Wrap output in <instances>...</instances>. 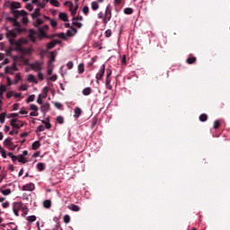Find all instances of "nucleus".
I'll list each match as a JSON object with an SVG mask.
<instances>
[{"label":"nucleus","mask_w":230,"mask_h":230,"mask_svg":"<svg viewBox=\"0 0 230 230\" xmlns=\"http://www.w3.org/2000/svg\"><path fill=\"white\" fill-rule=\"evenodd\" d=\"M11 46H14L16 51H22V40H14L13 39H10Z\"/></svg>","instance_id":"f257e3e1"},{"label":"nucleus","mask_w":230,"mask_h":230,"mask_svg":"<svg viewBox=\"0 0 230 230\" xmlns=\"http://www.w3.org/2000/svg\"><path fill=\"white\" fill-rule=\"evenodd\" d=\"M42 66H43V63H40V61H35L34 63H31L30 65V67L31 69H32V71L39 73L42 71Z\"/></svg>","instance_id":"f03ea898"},{"label":"nucleus","mask_w":230,"mask_h":230,"mask_svg":"<svg viewBox=\"0 0 230 230\" xmlns=\"http://www.w3.org/2000/svg\"><path fill=\"white\" fill-rule=\"evenodd\" d=\"M10 125L13 127V128H22L24 124H22V122L17 119H13L10 121Z\"/></svg>","instance_id":"7ed1b4c3"},{"label":"nucleus","mask_w":230,"mask_h":230,"mask_svg":"<svg viewBox=\"0 0 230 230\" xmlns=\"http://www.w3.org/2000/svg\"><path fill=\"white\" fill-rule=\"evenodd\" d=\"M12 12L16 19L18 17H26V15H28V13L24 10H21V11L13 10Z\"/></svg>","instance_id":"20e7f679"},{"label":"nucleus","mask_w":230,"mask_h":230,"mask_svg":"<svg viewBox=\"0 0 230 230\" xmlns=\"http://www.w3.org/2000/svg\"><path fill=\"white\" fill-rule=\"evenodd\" d=\"M37 31H33V29H30L29 30V35H28V37H29V39H30V40H31L32 42H36V40H37Z\"/></svg>","instance_id":"39448f33"},{"label":"nucleus","mask_w":230,"mask_h":230,"mask_svg":"<svg viewBox=\"0 0 230 230\" xmlns=\"http://www.w3.org/2000/svg\"><path fill=\"white\" fill-rule=\"evenodd\" d=\"M103 75H105V65H102L100 71L97 73L95 78L98 82V80H102L103 78Z\"/></svg>","instance_id":"423d86ee"},{"label":"nucleus","mask_w":230,"mask_h":230,"mask_svg":"<svg viewBox=\"0 0 230 230\" xmlns=\"http://www.w3.org/2000/svg\"><path fill=\"white\" fill-rule=\"evenodd\" d=\"M22 191H33L35 190V184L34 183H28L26 185H23L22 188Z\"/></svg>","instance_id":"0eeeda50"},{"label":"nucleus","mask_w":230,"mask_h":230,"mask_svg":"<svg viewBox=\"0 0 230 230\" xmlns=\"http://www.w3.org/2000/svg\"><path fill=\"white\" fill-rule=\"evenodd\" d=\"M55 37H59V39L67 40V35L64 32L52 34L51 37H49V39H55Z\"/></svg>","instance_id":"6e6552de"},{"label":"nucleus","mask_w":230,"mask_h":230,"mask_svg":"<svg viewBox=\"0 0 230 230\" xmlns=\"http://www.w3.org/2000/svg\"><path fill=\"white\" fill-rule=\"evenodd\" d=\"M78 33V31L75 27H70V30L66 31V37H75Z\"/></svg>","instance_id":"1a4fd4ad"},{"label":"nucleus","mask_w":230,"mask_h":230,"mask_svg":"<svg viewBox=\"0 0 230 230\" xmlns=\"http://www.w3.org/2000/svg\"><path fill=\"white\" fill-rule=\"evenodd\" d=\"M57 44H60V41L58 40H53L49 43L47 44V49H53Z\"/></svg>","instance_id":"9d476101"},{"label":"nucleus","mask_w":230,"mask_h":230,"mask_svg":"<svg viewBox=\"0 0 230 230\" xmlns=\"http://www.w3.org/2000/svg\"><path fill=\"white\" fill-rule=\"evenodd\" d=\"M22 202H13V210L19 211L20 209H22Z\"/></svg>","instance_id":"9b49d317"},{"label":"nucleus","mask_w":230,"mask_h":230,"mask_svg":"<svg viewBox=\"0 0 230 230\" xmlns=\"http://www.w3.org/2000/svg\"><path fill=\"white\" fill-rule=\"evenodd\" d=\"M6 37H7V39H9V42H10V39L14 40L15 37H17V33H15V31H7Z\"/></svg>","instance_id":"f8f14e48"},{"label":"nucleus","mask_w":230,"mask_h":230,"mask_svg":"<svg viewBox=\"0 0 230 230\" xmlns=\"http://www.w3.org/2000/svg\"><path fill=\"white\" fill-rule=\"evenodd\" d=\"M58 17L61 21H64V22H69V18L67 16V13H60Z\"/></svg>","instance_id":"ddd939ff"},{"label":"nucleus","mask_w":230,"mask_h":230,"mask_svg":"<svg viewBox=\"0 0 230 230\" xmlns=\"http://www.w3.org/2000/svg\"><path fill=\"white\" fill-rule=\"evenodd\" d=\"M49 109H50L49 102H46L45 104L41 105V107H40L41 112H44V113L48 112L49 111Z\"/></svg>","instance_id":"4468645a"},{"label":"nucleus","mask_w":230,"mask_h":230,"mask_svg":"<svg viewBox=\"0 0 230 230\" xmlns=\"http://www.w3.org/2000/svg\"><path fill=\"white\" fill-rule=\"evenodd\" d=\"M37 170L38 172H44L46 170V164L44 163H38Z\"/></svg>","instance_id":"2eb2a0df"},{"label":"nucleus","mask_w":230,"mask_h":230,"mask_svg":"<svg viewBox=\"0 0 230 230\" xmlns=\"http://www.w3.org/2000/svg\"><path fill=\"white\" fill-rule=\"evenodd\" d=\"M39 32H40V34H39V38L40 39H49V37H51V36H48L47 34H46V32L44 31V30H42V29H40L39 30Z\"/></svg>","instance_id":"dca6fc26"},{"label":"nucleus","mask_w":230,"mask_h":230,"mask_svg":"<svg viewBox=\"0 0 230 230\" xmlns=\"http://www.w3.org/2000/svg\"><path fill=\"white\" fill-rule=\"evenodd\" d=\"M17 8H21V3L19 2H13L11 3V9L13 10H17Z\"/></svg>","instance_id":"f3484780"},{"label":"nucleus","mask_w":230,"mask_h":230,"mask_svg":"<svg viewBox=\"0 0 230 230\" xmlns=\"http://www.w3.org/2000/svg\"><path fill=\"white\" fill-rule=\"evenodd\" d=\"M68 209H71V211L78 212L80 211V207L78 205L71 204L68 206Z\"/></svg>","instance_id":"a211bd4d"},{"label":"nucleus","mask_w":230,"mask_h":230,"mask_svg":"<svg viewBox=\"0 0 230 230\" xmlns=\"http://www.w3.org/2000/svg\"><path fill=\"white\" fill-rule=\"evenodd\" d=\"M93 93V89L91 87H86L83 90L84 96H89Z\"/></svg>","instance_id":"6ab92c4d"},{"label":"nucleus","mask_w":230,"mask_h":230,"mask_svg":"<svg viewBox=\"0 0 230 230\" xmlns=\"http://www.w3.org/2000/svg\"><path fill=\"white\" fill-rule=\"evenodd\" d=\"M77 71H78L79 75L84 74V71H85V66H84V63H81L78 65Z\"/></svg>","instance_id":"aec40b11"},{"label":"nucleus","mask_w":230,"mask_h":230,"mask_svg":"<svg viewBox=\"0 0 230 230\" xmlns=\"http://www.w3.org/2000/svg\"><path fill=\"white\" fill-rule=\"evenodd\" d=\"M74 6H75V4H73V3H70V5H68L69 12L71 13V15H73V17H75L76 15V11L75 9H73Z\"/></svg>","instance_id":"412c9836"},{"label":"nucleus","mask_w":230,"mask_h":230,"mask_svg":"<svg viewBox=\"0 0 230 230\" xmlns=\"http://www.w3.org/2000/svg\"><path fill=\"white\" fill-rule=\"evenodd\" d=\"M31 148H32V150H39V148H40V141H35L31 145Z\"/></svg>","instance_id":"4be33fe9"},{"label":"nucleus","mask_w":230,"mask_h":230,"mask_svg":"<svg viewBox=\"0 0 230 230\" xmlns=\"http://www.w3.org/2000/svg\"><path fill=\"white\" fill-rule=\"evenodd\" d=\"M28 82H32L33 84H39V82L37 81V79L35 78V75L30 74L28 75Z\"/></svg>","instance_id":"5701e85b"},{"label":"nucleus","mask_w":230,"mask_h":230,"mask_svg":"<svg viewBox=\"0 0 230 230\" xmlns=\"http://www.w3.org/2000/svg\"><path fill=\"white\" fill-rule=\"evenodd\" d=\"M124 13L126 15H132V13H134V9L128 7L124 9Z\"/></svg>","instance_id":"b1692460"},{"label":"nucleus","mask_w":230,"mask_h":230,"mask_svg":"<svg viewBox=\"0 0 230 230\" xmlns=\"http://www.w3.org/2000/svg\"><path fill=\"white\" fill-rule=\"evenodd\" d=\"M55 62V53L50 52V59L49 60V67Z\"/></svg>","instance_id":"393cba45"},{"label":"nucleus","mask_w":230,"mask_h":230,"mask_svg":"<svg viewBox=\"0 0 230 230\" xmlns=\"http://www.w3.org/2000/svg\"><path fill=\"white\" fill-rule=\"evenodd\" d=\"M82 114V109L75 108V118H80V115Z\"/></svg>","instance_id":"a878e982"},{"label":"nucleus","mask_w":230,"mask_h":230,"mask_svg":"<svg viewBox=\"0 0 230 230\" xmlns=\"http://www.w3.org/2000/svg\"><path fill=\"white\" fill-rule=\"evenodd\" d=\"M186 62L187 64H195V62H197V58L195 57L188 58Z\"/></svg>","instance_id":"bb28decb"},{"label":"nucleus","mask_w":230,"mask_h":230,"mask_svg":"<svg viewBox=\"0 0 230 230\" xmlns=\"http://www.w3.org/2000/svg\"><path fill=\"white\" fill-rule=\"evenodd\" d=\"M43 206H44V208H46L47 209H49V208H51V200L46 199V200L43 202Z\"/></svg>","instance_id":"cd10ccee"},{"label":"nucleus","mask_w":230,"mask_h":230,"mask_svg":"<svg viewBox=\"0 0 230 230\" xmlns=\"http://www.w3.org/2000/svg\"><path fill=\"white\" fill-rule=\"evenodd\" d=\"M13 144V142H12V138L11 137H7L4 141V146H10V145Z\"/></svg>","instance_id":"c85d7f7f"},{"label":"nucleus","mask_w":230,"mask_h":230,"mask_svg":"<svg viewBox=\"0 0 230 230\" xmlns=\"http://www.w3.org/2000/svg\"><path fill=\"white\" fill-rule=\"evenodd\" d=\"M6 116H7V113L6 112H2L0 114V123H4V119H6Z\"/></svg>","instance_id":"c756f323"},{"label":"nucleus","mask_w":230,"mask_h":230,"mask_svg":"<svg viewBox=\"0 0 230 230\" xmlns=\"http://www.w3.org/2000/svg\"><path fill=\"white\" fill-rule=\"evenodd\" d=\"M98 8H100L98 2H92V10H93V12H96V10H98Z\"/></svg>","instance_id":"7c9ffc66"},{"label":"nucleus","mask_w":230,"mask_h":230,"mask_svg":"<svg viewBox=\"0 0 230 230\" xmlns=\"http://www.w3.org/2000/svg\"><path fill=\"white\" fill-rule=\"evenodd\" d=\"M40 8H36L34 10V13H32V17L34 19V17H40Z\"/></svg>","instance_id":"2f4dec72"},{"label":"nucleus","mask_w":230,"mask_h":230,"mask_svg":"<svg viewBox=\"0 0 230 230\" xmlns=\"http://www.w3.org/2000/svg\"><path fill=\"white\" fill-rule=\"evenodd\" d=\"M199 121H202V122L208 121V114L203 113V114L199 115Z\"/></svg>","instance_id":"473e14b6"},{"label":"nucleus","mask_w":230,"mask_h":230,"mask_svg":"<svg viewBox=\"0 0 230 230\" xmlns=\"http://www.w3.org/2000/svg\"><path fill=\"white\" fill-rule=\"evenodd\" d=\"M41 123H43V125H45V128L49 130V128H51V123H49V121H46V120H41Z\"/></svg>","instance_id":"72a5a7b5"},{"label":"nucleus","mask_w":230,"mask_h":230,"mask_svg":"<svg viewBox=\"0 0 230 230\" xmlns=\"http://www.w3.org/2000/svg\"><path fill=\"white\" fill-rule=\"evenodd\" d=\"M50 4H52V6H56L57 8L60 6V3L58 2V0H50Z\"/></svg>","instance_id":"f704fd0d"},{"label":"nucleus","mask_w":230,"mask_h":230,"mask_svg":"<svg viewBox=\"0 0 230 230\" xmlns=\"http://www.w3.org/2000/svg\"><path fill=\"white\" fill-rule=\"evenodd\" d=\"M63 220L65 224H69V222H71V217L69 215H65Z\"/></svg>","instance_id":"c9c22d12"},{"label":"nucleus","mask_w":230,"mask_h":230,"mask_svg":"<svg viewBox=\"0 0 230 230\" xmlns=\"http://www.w3.org/2000/svg\"><path fill=\"white\" fill-rule=\"evenodd\" d=\"M31 102H35V94L30 95L26 100V103H30Z\"/></svg>","instance_id":"e433bc0d"},{"label":"nucleus","mask_w":230,"mask_h":230,"mask_svg":"<svg viewBox=\"0 0 230 230\" xmlns=\"http://www.w3.org/2000/svg\"><path fill=\"white\" fill-rule=\"evenodd\" d=\"M0 191L4 195H10V193H12V190H10V189H5V190L2 189Z\"/></svg>","instance_id":"4c0bfd02"},{"label":"nucleus","mask_w":230,"mask_h":230,"mask_svg":"<svg viewBox=\"0 0 230 230\" xmlns=\"http://www.w3.org/2000/svg\"><path fill=\"white\" fill-rule=\"evenodd\" d=\"M18 162L22 163L23 164H26V158L24 156H22V155H20L19 158H18Z\"/></svg>","instance_id":"58836bf2"},{"label":"nucleus","mask_w":230,"mask_h":230,"mask_svg":"<svg viewBox=\"0 0 230 230\" xmlns=\"http://www.w3.org/2000/svg\"><path fill=\"white\" fill-rule=\"evenodd\" d=\"M13 22V26L15 27V28H17L18 26H21V23H19L18 22H17V19H14V18H9Z\"/></svg>","instance_id":"ea45409f"},{"label":"nucleus","mask_w":230,"mask_h":230,"mask_svg":"<svg viewBox=\"0 0 230 230\" xmlns=\"http://www.w3.org/2000/svg\"><path fill=\"white\" fill-rule=\"evenodd\" d=\"M13 68L12 66H6L5 67V73L9 74V75H13Z\"/></svg>","instance_id":"a19ab883"},{"label":"nucleus","mask_w":230,"mask_h":230,"mask_svg":"<svg viewBox=\"0 0 230 230\" xmlns=\"http://www.w3.org/2000/svg\"><path fill=\"white\" fill-rule=\"evenodd\" d=\"M27 220H28V222H35V220H37V217L29 216V217H27Z\"/></svg>","instance_id":"79ce46f5"},{"label":"nucleus","mask_w":230,"mask_h":230,"mask_svg":"<svg viewBox=\"0 0 230 230\" xmlns=\"http://www.w3.org/2000/svg\"><path fill=\"white\" fill-rule=\"evenodd\" d=\"M3 93H6V85L4 84L0 85V94H3Z\"/></svg>","instance_id":"37998d69"},{"label":"nucleus","mask_w":230,"mask_h":230,"mask_svg":"<svg viewBox=\"0 0 230 230\" xmlns=\"http://www.w3.org/2000/svg\"><path fill=\"white\" fill-rule=\"evenodd\" d=\"M57 121L59 123V125H63L64 124V117H62V116L57 117Z\"/></svg>","instance_id":"c03bdc74"},{"label":"nucleus","mask_w":230,"mask_h":230,"mask_svg":"<svg viewBox=\"0 0 230 230\" xmlns=\"http://www.w3.org/2000/svg\"><path fill=\"white\" fill-rule=\"evenodd\" d=\"M30 110L33 111H39V107L35 104H31L30 105Z\"/></svg>","instance_id":"a18cd8bd"},{"label":"nucleus","mask_w":230,"mask_h":230,"mask_svg":"<svg viewBox=\"0 0 230 230\" xmlns=\"http://www.w3.org/2000/svg\"><path fill=\"white\" fill-rule=\"evenodd\" d=\"M45 127L43 125H40L37 129H36V132H44L45 130Z\"/></svg>","instance_id":"49530a36"},{"label":"nucleus","mask_w":230,"mask_h":230,"mask_svg":"<svg viewBox=\"0 0 230 230\" xmlns=\"http://www.w3.org/2000/svg\"><path fill=\"white\" fill-rule=\"evenodd\" d=\"M110 13H112V11L111 10V5H108V6L106 7L104 15H109Z\"/></svg>","instance_id":"de8ad7c7"},{"label":"nucleus","mask_w":230,"mask_h":230,"mask_svg":"<svg viewBox=\"0 0 230 230\" xmlns=\"http://www.w3.org/2000/svg\"><path fill=\"white\" fill-rule=\"evenodd\" d=\"M83 13L89 15V6L86 5L83 8Z\"/></svg>","instance_id":"09e8293b"},{"label":"nucleus","mask_w":230,"mask_h":230,"mask_svg":"<svg viewBox=\"0 0 230 230\" xmlns=\"http://www.w3.org/2000/svg\"><path fill=\"white\" fill-rule=\"evenodd\" d=\"M72 24L73 26H76V28H82V23L76 21H73Z\"/></svg>","instance_id":"8fccbe9b"},{"label":"nucleus","mask_w":230,"mask_h":230,"mask_svg":"<svg viewBox=\"0 0 230 230\" xmlns=\"http://www.w3.org/2000/svg\"><path fill=\"white\" fill-rule=\"evenodd\" d=\"M103 19H105L106 21H111V19H112V13H110L109 15H104Z\"/></svg>","instance_id":"3c124183"},{"label":"nucleus","mask_w":230,"mask_h":230,"mask_svg":"<svg viewBox=\"0 0 230 230\" xmlns=\"http://www.w3.org/2000/svg\"><path fill=\"white\" fill-rule=\"evenodd\" d=\"M214 128L217 130V128H220V121L219 120H216L214 122Z\"/></svg>","instance_id":"603ef678"},{"label":"nucleus","mask_w":230,"mask_h":230,"mask_svg":"<svg viewBox=\"0 0 230 230\" xmlns=\"http://www.w3.org/2000/svg\"><path fill=\"white\" fill-rule=\"evenodd\" d=\"M72 21H84V17L81 15H77L76 17H73Z\"/></svg>","instance_id":"864d4df0"},{"label":"nucleus","mask_w":230,"mask_h":230,"mask_svg":"<svg viewBox=\"0 0 230 230\" xmlns=\"http://www.w3.org/2000/svg\"><path fill=\"white\" fill-rule=\"evenodd\" d=\"M112 35V31L111 29H108L106 31H105V37L109 38Z\"/></svg>","instance_id":"5fc2aeb1"},{"label":"nucleus","mask_w":230,"mask_h":230,"mask_svg":"<svg viewBox=\"0 0 230 230\" xmlns=\"http://www.w3.org/2000/svg\"><path fill=\"white\" fill-rule=\"evenodd\" d=\"M19 91H28V85H26V84H22V85L19 87Z\"/></svg>","instance_id":"6e6d98bb"},{"label":"nucleus","mask_w":230,"mask_h":230,"mask_svg":"<svg viewBox=\"0 0 230 230\" xmlns=\"http://www.w3.org/2000/svg\"><path fill=\"white\" fill-rule=\"evenodd\" d=\"M22 211L23 215H26L28 213V211H29L28 207L23 205L22 207Z\"/></svg>","instance_id":"4d7b16f0"},{"label":"nucleus","mask_w":230,"mask_h":230,"mask_svg":"<svg viewBox=\"0 0 230 230\" xmlns=\"http://www.w3.org/2000/svg\"><path fill=\"white\" fill-rule=\"evenodd\" d=\"M14 93L13 91H9L6 93V98H8V100H10V98H12V96H13Z\"/></svg>","instance_id":"13d9d810"},{"label":"nucleus","mask_w":230,"mask_h":230,"mask_svg":"<svg viewBox=\"0 0 230 230\" xmlns=\"http://www.w3.org/2000/svg\"><path fill=\"white\" fill-rule=\"evenodd\" d=\"M6 178V172L0 173V182H3V180Z\"/></svg>","instance_id":"bf43d9fd"},{"label":"nucleus","mask_w":230,"mask_h":230,"mask_svg":"<svg viewBox=\"0 0 230 230\" xmlns=\"http://www.w3.org/2000/svg\"><path fill=\"white\" fill-rule=\"evenodd\" d=\"M0 152L4 159H6V157H8V155L6 154V151L4 149H2Z\"/></svg>","instance_id":"052dcab7"},{"label":"nucleus","mask_w":230,"mask_h":230,"mask_svg":"<svg viewBox=\"0 0 230 230\" xmlns=\"http://www.w3.org/2000/svg\"><path fill=\"white\" fill-rule=\"evenodd\" d=\"M37 103H39L40 105H42V94H39L37 99Z\"/></svg>","instance_id":"680f3d73"},{"label":"nucleus","mask_w":230,"mask_h":230,"mask_svg":"<svg viewBox=\"0 0 230 230\" xmlns=\"http://www.w3.org/2000/svg\"><path fill=\"white\" fill-rule=\"evenodd\" d=\"M111 75H112V70L107 69L106 70V78H111Z\"/></svg>","instance_id":"e2e57ef3"},{"label":"nucleus","mask_w":230,"mask_h":230,"mask_svg":"<svg viewBox=\"0 0 230 230\" xmlns=\"http://www.w3.org/2000/svg\"><path fill=\"white\" fill-rule=\"evenodd\" d=\"M38 78L40 79V80H44V74H42V72H38Z\"/></svg>","instance_id":"0e129e2a"},{"label":"nucleus","mask_w":230,"mask_h":230,"mask_svg":"<svg viewBox=\"0 0 230 230\" xmlns=\"http://www.w3.org/2000/svg\"><path fill=\"white\" fill-rule=\"evenodd\" d=\"M15 30L18 33H22V31H24V29L21 28V25L16 27Z\"/></svg>","instance_id":"69168bd1"},{"label":"nucleus","mask_w":230,"mask_h":230,"mask_svg":"<svg viewBox=\"0 0 230 230\" xmlns=\"http://www.w3.org/2000/svg\"><path fill=\"white\" fill-rule=\"evenodd\" d=\"M73 66H74V64H73L72 61H70V62H68V63L66 64V66H67L68 69H73Z\"/></svg>","instance_id":"338daca9"},{"label":"nucleus","mask_w":230,"mask_h":230,"mask_svg":"<svg viewBox=\"0 0 230 230\" xmlns=\"http://www.w3.org/2000/svg\"><path fill=\"white\" fill-rule=\"evenodd\" d=\"M54 105L57 109H61V107H63L62 103L60 102H55Z\"/></svg>","instance_id":"774afa93"}]
</instances>
